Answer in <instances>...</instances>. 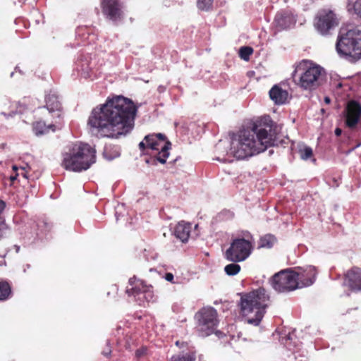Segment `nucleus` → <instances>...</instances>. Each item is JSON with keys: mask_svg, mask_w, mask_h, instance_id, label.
I'll list each match as a JSON object with an SVG mask.
<instances>
[{"mask_svg": "<svg viewBox=\"0 0 361 361\" xmlns=\"http://www.w3.org/2000/svg\"><path fill=\"white\" fill-rule=\"evenodd\" d=\"M137 111V106L131 99L122 95L113 96L101 107L92 110L88 125L103 136L117 139L133 129Z\"/></svg>", "mask_w": 361, "mask_h": 361, "instance_id": "nucleus-1", "label": "nucleus"}, {"mask_svg": "<svg viewBox=\"0 0 361 361\" xmlns=\"http://www.w3.org/2000/svg\"><path fill=\"white\" fill-rule=\"evenodd\" d=\"M274 122L269 116L258 118L250 129L240 131L231 142V150L238 159H244L265 151L274 145Z\"/></svg>", "mask_w": 361, "mask_h": 361, "instance_id": "nucleus-2", "label": "nucleus"}, {"mask_svg": "<svg viewBox=\"0 0 361 361\" xmlns=\"http://www.w3.org/2000/svg\"><path fill=\"white\" fill-rule=\"evenodd\" d=\"M270 297L264 288L244 294L240 299V309L248 324L258 326L266 312Z\"/></svg>", "mask_w": 361, "mask_h": 361, "instance_id": "nucleus-3", "label": "nucleus"}, {"mask_svg": "<svg viewBox=\"0 0 361 361\" xmlns=\"http://www.w3.org/2000/svg\"><path fill=\"white\" fill-rule=\"evenodd\" d=\"M96 151L90 145L74 143L62 154L61 166L66 170L80 172L95 162Z\"/></svg>", "mask_w": 361, "mask_h": 361, "instance_id": "nucleus-4", "label": "nucleus"}, {"mask_svg": "<svg viewBox=\"0 0 361 361\" xmlns=\"http://www.w3.org/2000/svg\"><path fill=\"white\" fill-rule=\"evenodd\" d=\"M341 29L336 42V50L340 55L355 61L361 58V31L351 29L346 32Z\"/></svg>", "mask_w": 361, "mask_h": 361, "instance_id": "nucleus-5", "label": "nucleus"}, {"mask_svg": "<svg viewBox=\"0 0 361 361\" xmlns=\"http://www.w3.org/2000/svg\"><path fill=\"white\" fill-rule=\"evenodd\" d=\"M255 245L252 235L244 232L243 236L232 239L230 247L225 252V257L233 262H240L245 260L251 255Z\"/></svg>", "mask_w": 361, "mask_h": 361, "instance_id": "nucleus-6", "label": "nucleus"}, {"mask_svg": "<svg viewBox=\"0 0 361 361\" xmlns=\"http://www.w3.org/2000/svg\"><path fill=\"white\" fill-rule=\"evenodd\" d=\"M195 318L197 320V328L202 336H208L216 331L219 319L218 313L214 307H202L195 314Z\"/></svg>", "mask_w": 361, "mask_h": 361, "instance_id": "nucleus-7", "label": "nucleus"}, {"mask_svg": "<svg viewBox=\"0 0 361 361\" xmlns=\"http://www.w3.org/2000/svg\"><path fill=\"white\" fill-rule=\"evenodd\" d=\"M272 288L279 293L295 290L298 288L293 269H286L275 274L271 279Z\"/></svg>", "mask_w": 361, "mask_h": 361, "instance_id": "nucleus-8", "label": "nucleus"}, {"mask_svg": "<svg viewBox=\"0 0 361 361\" xmlns=\"http://www.w3.org/2000/svg\"><path fill=\"white\" fill-rule=\"evenodd\" d=\"M339 24L336 14L329 8L317 11L314 19V28L322 35H327Z\"/></svg>", "mask_w": 361, "mask_h": 361, "instance_id": "nucleus-9", "label": "nucleus"}, {"mask_svg": "<svg viewBox=\"0 0 361 361\" xmlns=\"http://www.w3.org/2000/svg\"><path fill=\"white\" fill-rule=\"evenodd\" d=\"M145 140L149 149L157 152V159L161 164L166 163L171 143L165 135L161 133L148 135L145 137Z\"/></svg>", "mask_w": 361, "mask_h": 361, "instance_id": "nucleus-10", "label": "nucleus"}, {"mask_svg": "<svg viewBox=\"0 0 361 361\" xmlns=\"http://www.w3.org/2000/svg\"><path fill=\"white\" fill-rule=\"evenodd\" d=\"M302 73L297 75V69L293 75L294 81L297 85L305 90H312L317 88L322 71L324 69H302Z\"/></svg>", "mask_w": 361, "mask_h": 361, "instance_id": "nucleus-11", "label": "nucleus"}, {"mask_svg": "<svg viewBox=\"0 0 361 361\" xmlns=\"http://www.w3.org/2000/svg\"><path fill=\"white\" fill-rule=\"evenodd\" d=\"M128 283L131 286L130 288H127L126 290L128 296L138 297V300H140V295L142 294L144 299L147 302L154 301V295L152 285L147 284L146 281L137 279L135 276L130 277Z\"/></svg>", "mask_w": 361, "mask_h": 361, "instance_id": "nucleus-12", "label": "nucleus"}, {"mask_svg": "<svg viewBox=\"0 0 361 361\" xmlns=\"http://www.w3.org/2000/svg\"><path fill=\"white\" fill-rule=\"evenodd\" d=\"M345 126L355 128L361 118V104L355 100H350L347 103L343 112Z\"/></svg>", "mask_w": 361, "mask_h": 361, "instance_id": "nucleus-13", "label": "nucleus"}, {"mask_svg": "<svg viewBox=\"0 0 361 361\" xmlns=\"http://www.w3.org/2000/svg\"><path fill=\"white\" fill-rule=\"evenodd\" d=\"M293 269L295 274L298 288L310 286L314 283L317 275V270L314 267H295Z\"/></svg>", "mask_w": 361, "mask_h": 361, "instance_id": "nucleus-14", "label": "nucleus"}, {"mask_svg": "<svg viewBox=\"0 0 361 361\" xmlns=\"http://www.w3.org/2000/svg\"><path fill=\"white\" fill-rule=\"evenodd\" d=\"M122 3L120 0H102V8L104 15L113 21L121 19Z\"/></svg>", "mask_w": 361, "mask_h": 361, "instance_id": "nucleus-15", "label": "nucleus"}, {"mask_svg": "<svg viewBox=\"0 0 361 361\" xmlns=\"http://www.w3.org/2000/svg\"><path fill=\"white\" fill-rule=\"evenodd\" d=\"M296 18L290 11L278 12L274 18V23L279 30H285L294 25Z\"/></svg>", "mask_w": 361, "mask_h": 361, "instance_id": "nucleus-16", "label": "nucleus"}, {"mask_svg": "<svg viewBox=\"0 0 361 361\" xmlns=\"http://www.w3.org/2000/svg\"><path fill=\"white\" fill-rule=\"evenodd\" d=\"M345 282L352 290H361V269L353 267L345 274Z\"/></svg>", "mask_w": 361, "mask_h": 361, "instance_id": "nucleus-17", "label": "nucleus"}, {"mask_svg": "<svg viewBox=\"0 0 361 361\" xmlns=\"http://www.w3.org/2000/svg\"><path fill=\"white\" fill-rule=\"evenodd\" d=\"M176 345L180 348L187 346L186 350L172 355L169 361H195L197 352L194 347L188 346L187 343L180 342L179 341L176 342Z\"/></svg>", "mask_w": 361, "mask_h": 361, "instance_id": "nucleus-18", "label": "nucleus"}, {"mask_svg": "<svg viewBox=\"0 0 361 361\" xmlns=\"http://www.w3.org/2000/svg\"><path fill=\"white\" fill-rule=\"evenodd\" d=\"M45 106L48 109L49 113H56V116L58 117L60 116V113L61 112L62 106L61 102L59 99V96L55 92L50 90L45 95Z\"/></svg>", "mask_w": 361, "mask_h": 361, "instance_id": "nucleus-19", "label": "nucleus"}, {"mask_svg": "<svg viewBox=\"0 0 361 361\" xmlns=\"http://www.w3.org/2000/svg\"><path fill=\"white\" fill-rule=\"evenodd\" d=\"M270 99L274 102L276 104H283L286 102L288 97V92L283 90L279 85H275L269 90Z\"/></svg>", "mask_w": 361, "mask_h": 361, "instance_id": "nucleus-20", "label": "nucleus"}, {"mask_svg": "<svg viewBox=\"0 0 361 361\" xmlns=\"http://www.w3.org/2000/svg\"><path fill=\"white\" fill-rule=\"evenodd\" d=\"M192 226L190 224L183 221L178 223L175 227L174 235L182 243H187L191 232Z\"/></svg>", "mask_w": 361, "mask_h": 361, "instance_id": "nucleus-21", "label": "nucleus"}, {"mask_svg": "<svg viewBox=\"0 0 361 361\" xmlns=\"http://www.w3.org/2000/svg\"><path fill=\"white\" fill-rule=\"evenodd\" d=\"M13 295L11 284L6 280H0V301H5Z\"/></svg>", "mask_w": 361, "mask_h": 361, "instance_id": "nucleus-22", "label": "nucleus"}, {"mask_svg": "<svg viewBox=\"0 0 361 361\" xmlns=\"http://www.w3.org/2000/svg\"><path fill=\"white\" fill-rule=\"evenodd\" d=\"M276 242V238L274 235L267 234L261 237L259 241V247L271 248Z\"/></svg>", "mask_w": 361, "mask_h": 361, "instance_id": "nucleus-23", "label": "nucleus"}, {"mask_svg": "<svg viewBox=\"0 0 361 361\" xmlns=\"http://www.w3.org/2000/svg\"><path fill=\"white\" fill-rule=\"evenodd\" d=\"M54 125L47 126L43 121H37L32 124L33 131L37 135L47 133L49 128H52L54 130Z\"/></svg>", "mask_w": 361, "mask_h": 361, "instance_id": "nucleus-24", "label": "nucleus"}, {"mask_svg": "<svg viewBox=\"0 0 361 361\" xmlns=\"http://www.w3.org/2000/svg\"><path fill=\"white\" fill-rule=\"evenodd\" d=\"M254 49L249 46H243L239 49L238 55L240 58L244 61H248L250 56L252 55Z\"/></svg>", "mask_w": 361, "mask_h": 361, "instance_id": "nucleus-25", "label": "nucleus"}, {"mask_svg": "<svg viewBox=\"0 0 361 361\" xmlns=\"http://www.w3.org/2000/svg\"><path fill=\"white\" fill-rule=\"evenodd\" d=\"M237 263L238 262H233L226 265L224 267V271L227 275L234 276L240 272L241 268L240 266Z\"/></svg>", "mask_w": 361, "mask_h": 361, "instance_id": "nucleus-26", "label": "nucleus"}, {"mask_svg": "<svg viewBox=\"0 0 361 361\" xmlns=\"http://www.w3.org/2000/svg\"><path fill=\"white\" fill-rule=\"evenodd\" d=\"M214 0H197V6L201 11H208L213 7Z\"/></svg>", "mask_w": 361, "mask_h": 361, "instance_id": "nucleus-27", "label": "nucleus"}, {"mask_svg": "<svg viewBox=\"0 0 361 361\" xmlns=\"http://www.w3.org/2000/svg\"><path fill=\"white\" fill-rule=\"evenodd\" d=\"M295 68H322L319 65L309 59H302L295 65Z\"/></svg>", "mask_w": 361, "mask_h": 361, "instance_id": "nucleus-28", "label": "nucleus"}, {"mask_svg": "<svg viewBox=\"0 0 361 361\" xmlns=\"http://www.w3.org/2000/svg\"><path fill=\"white\" fill-rule=\"evenodd\" d=\"M78 75L85 80H93L92 69H77Z\"/></svg>", "mask_w": 361, "mask_h": 361, "instance_id": "nucleus-29", "label": "nucleus"}, {"mask_svg": "<svg viewBox=\"0 0 361 361\" xmlns=\"http://www.w3.org/2000/svg\"><path fill=\"white\" fill-rule=\"evenodd\" d=\"M300 154L302 159H308L313 155V152L311 147H305L300 150Z\"/></svg>", "mask_w": 361, "mask_h": 361, "instance_id": "nucleus-30", "label": "nucleus"}, {"mask_svg": "<svg viewBox=\"0 0 361 361\" xmlns=\"http://www.w3.org/2000/svg\"><path fill=\"white\" fill-rule=\"evenodd\" d=\"M8 231V226L5 223V220L2 216H0V239L6 235Z\"/></svg>", "mask_w": 361, "mask_h": 361, "instance_id": "nucleus-31", "label": "nucleus"}, {"mask_svg": "<svg viewBox=\"0 0 361 361\" xmlns=\"http://www.w3.org/2000/svg\"><path fill=\"white\" fill-rule=\"evenodd\" d=\"M147 353V348L145 346H142L138 348L135 351V357L137 359H140L144 357Z\"/></svg>", "mask_w": 361, "mask_h": 361, "instance_id": "nucleus-32", "label": "nucleus"}, {"mask_svg": "<svg viewBox=\"0 0 361 361\" xmlns=\"http://www.w3.org/2000/svg\"><path fill=\"white\" fill-rule=\"evenodd\" d=\"M355 13L361 17V0H357L353 6Z\"/></svg>", "mask_w": 361, "mask_h": 361, "instance_id": "nucleus-33", "label": "nucleus"}, {"mask_svg": "<svg viewBox=\"0 0 361 361\" xmlns=\"http://www.w3.org/2000/svg\"><path fill=\"white\" fill-rule=\"evenodd\" d=\"M139 148L141 151L144 152L146 149H149V147L147 145L146 141L144 140V141H142L139 144Z\"/></svg>", "mask_w": 361, "mask_h": 361, "instance_id": "nucleus-34", "label": "nucleus"}, {"mask_svg": "<svg viewBox=\"0 0 361 361\" xmlns=\"http://www.w3.org/2000/svg\"><path fill=\"white\" fill-rule=\"evenodd\" d=\"M165 279L169 282H172L173 281V274L172 273H166L164 276Z\"/></svg>", "mask_w": 361, "mask_h": 361, "instance_id": "nucleus-35", "label": "nucleus"}, {"mask_svg": "<svg viewBox=\"0 0 361 361\" xmlns=\"http://www.w3.org/2000/svg\"><path fill=\"white\" fill-rule=\"evenodd\" d=\"M44 226L45 228H48L49 227V225L47 222H45L44 221H39L38 223H37V226Z\"/></svg>", "mask_w": 361, "mask_h": 361, "instance_id": "nucleus-36", "label": "nucleus"}, {"mask_svg": "<svg viewBox=\"0 0 361 361\" xmlns=\"http://www.w3.org/2000/svg\"><path fill=\"white\" fill-rule=\"evenodd\" d=\"M342 133V130L339 128H336L335 130V134L336 136H340Z\"/></svg>", "mask_w": 361, "mask_h": 361, "instance_id": "nucleus-37", "label": "nucleus"}, {"mask_svg": "<svg viewBox=\"0 0 361 361\" xmlns=\"http://www.w3.org/2000/svg\"><path fill=\"white\" fill-rule=\"evenodd\" d=\"M324 102L326 104H329L331 103V99L329 97H324Z\"/></svg>", "mask_w": 361, "mask_h": 361, "instance_id": "nucleus-38", "label": "nucleus"}, {"mask_svg": "<svg viewBox=\"0 0 361 361\" xmlns=\"http://www.w3.org/2000/svg\"><path fill=\"white\" fill-rule=\"evenodd\" d=\"M247 74V75H248L249 77H252V76H253V75H255V72H254V71H248Z\"/></svg>", "mask_w": 361, "mask_h": 361, "instance_id": "nucleus-39", "label": "nucleus"}, {"mask_svg": "<svg viewBox=\"0 0 361 361\" xmlns=\"http://www.w3.org/2000/svg\"><path fill=\"white\" fill-rule=\"evenodd\" d=\"M18 174H16L15 176H11L10 179L11 182H13L14 180L16 179Z\"/></svg>", "mask_w": 361, "mask_h": 361, "instance_id": "nucleus-40", "label": "nucleus"}, {"mask_svg": "<svg viewBox=\"0 0 361 361\" xmlns=\"http://www.w3.org/2000/svg\"><path fill=\"white\" fill-rule=\"evenodd\" d=\"M111 353V350H109L108 352H105V353H103V354L106 356V357H108Z\"/></svg>", "mask_w": 361, "mask_h": 361, "instance_id": "nucleus-41", "label": "nucleus"}, {"mask_svg": "<svg viewBox=\"0 0 361 361\" xmlns=\"http://www.w3.org/2000/svg\"><path fill=\"white\" fill-rule=\"evenodd\" d=\"M30 264H25V265L24 266V271H26V269H30Z\"/></svg>", "mask_w": 361, "mask_h": 361, "instance_id": "nucleus-42", "label": "nucleus"}, {"mask_svg": "<svg viewBox=\"0 0 361 361\" xmlns=\"http://www.w3.org/2000/svg\"><path fill=\"white\" fill-rule=\"evenodd\" d=\"M13 170L16 171L18 170V167L16 166H13Z\"/></svg>", "mask_w": 361, "mask_h": 361, "instance_id": "nucleus-43", "label": "nucleus"}, {"mask_svg": "<svg viewBox=\"0 0 361 361\" xmlns=\"http://www.w3.org/2000/svg\"><path fill=\"white\" fill-rule=\"evenodd\" d=\"M13 72H12V73H11V76H13Z\"/></svg>", "mask_w": 361, "mask_h": 361, "instance_id": "nucleus-44", "label": "nucleus"}]
</instances>
